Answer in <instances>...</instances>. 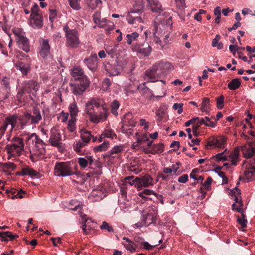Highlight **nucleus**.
Here are the masks:
<instances>
[{
    "label": "nucleus",
    "instance_id": "obj_1",
    "mask_svg": "<svg viewBox=\"0 0 255 255\" xmlns=\"http://www.w3.org/2000/svg\"><path fill=\"white\" fill-rule=\"evenodd\" d=\"M85 112L90 121L94 123L105 121L109 115L108 107L101 98H92L88 101L85 105Z\"/></svg>",
    "mask_w": 255,
    "mask_h": 255
},
{
    "label": "nucleus",
    "instance_id": "obj_2",
    "mask_svg": "<svg viewBox=\"0 0 255 255\" xmlns=\"http://www.w3.org/2000/svg\"><path fill=\"white\" fill-rule=\"evenodd\" d=\"M70 86L72 93L75 95H82L89 87L90 79L80 66H74L70 70Z\"/></svg>",
    "mask_w": 255,
    "mask_h": 255
},
{
    "label": "nucleus",
    "instance_id": "obj_3",
    "mask_svg": "<svg viewBox=\"0 0 255 255\" xmlns=\"http://www.w3.org/2000/svg\"><path fill=\"white\" fill-rule=\"evenodd\" d=\"M172 68L170 63L161 61L156 63L150 69L147 70L145 76L151 82H155L167 75Z\"/></svg>",
    "mask_w": 255,
    "mask_h": 255
},
{
    "label": "nucleus",
    "instance_id": "obj_4",
    "mask_svg": "<svg viewBox=\"0 0 255 255\" xmlns=\"http://www.w3.org/2000/svg\"><path fill=\"white\" fill-rule=\"evenodd\" d=\"M41 120L42 115L40 110L34 107L30 113L26 112L18 116L19 129H23L27 126L37 125Z\"/></svg>",
    "mask_w": 255,
    "mask_h": 255
},
{
    "label": "nucleus",
    "instance_id": "obj_5",
    "mask_svg": "<svg viewBox=\"0 0 255 255\" xmlns=\"http://www.w3.org/2000/svg\"><path fill=\"white\" fill-rule=\"evenodd\" d=\"M31 141L32 144L34 145L33 151H31V159L33 161H36L41 159L44 156L46 150L44 147V143L42 139L36 133H32L28 136L26 139V143L30 144Z\"/></svg>",
    "mask_w": 255,
    "mask_h": 255
},
{
    "label": "nucleus",
    "instance_id": "obj_6",
    "mask_svg": "<svg viewBox=\"0 0 255 255\" xmlns=\"http://www.w3.org/2000/svg\"><path fill=\"white\" fill-rule=\"evenodd\" d=\"M54 173L62 177L78 175L77 165L69 162H57L54 167Z\"/></svg>",
    "mask_w": 255,
    "mask_h": 255
},
{
    "label": "nucleus",
    "instance_id": "obj_7",
    "mask_svg": "<svg viewBox=\"0 0 255 255\" xmlns=\"http://www.w3.org/2000/svg\"><path fill=\"white\" fill-rule=\"evenodd\" d=\"M39 88L38 82L34 80H28L24 81L22 83V86L19 88L17 98L20 101H24L23 95L26 93H32L34 95Z\"/></svg>",
    "mask_w": 255,
    "mask_h": 255
},
{
    "label": "nucleus",
    "instance_id": "obj_8",
    "mask_svg": "<svg viewBox=\"0 0 255 255\" xmlns=\"http://www.w3.org/2000/svg\"><path fill=\"white\" fill-rule=\"evenodd\" d=\"M17 46L25 52L30 51V41L26 37L25 32L22 29L15 28L12 29Z\"/></svg>",
    "mask_w": 255,
    "mask_h": 255
},
{
    "label": "nucleus",
    "instance_id": "obj_9",
    "mask_svg": "<svg viewBox=\"0 0 255 255\" xmlns=\"http://www.w3.org/2000/svg\"><path fill=\"white\" fill-rule=\"evenodd\" d=\"M13 143L7 144L6 149L8 154L15 156L16 155H20L24 150V143L22 138L14 137L11 140Z\"/></svg>",
    "mask_w": 255,
    "mask_h": 255
},
{
    "label": "nucleus",
    "instance_id": "obj_10",
    "mask_svg": "<svg viewBox=\"0 0 255 255\" xmlns=\"http://www.w3.org/2000/svg\"><path fill=\"white\" fill-rule=\"evenodd\" d=\"M66 37V44L67 47L71 48L78 47L80 41L78 36V32L75 29H70L68 26L63 27Z\"/></svg>",
    "mask_w": 255,
    "mask_h": 255
},
{
    "label": "nucleus",
    "instance_id": "obj_11",
    "mask_svg": "<svg viewBox=\"0 0 255 255\" xmlns=\"http://www.w3.org/2000/svg\"><path fill=\"white\" fill-rule=\"evenodd\" d=\"M135 125V121L131 113H128L125 115L123 119V125L121 130L123 133L132 134L130 127L132 128Z\"/></svg>",
    "mask_w": 255,
    "mask_h": 255
},
{
    "label": "nucleus",
    "instance_id": "obj_12",
    "mask_svg": "<svg viewBox=\"0 0 255 255\" xmlns=\"http://www.w3.org/2000/svg\"><path fill=\"white\" fill-rule=\"evenodd\" d=\"M39 50V54L43 59H48L51 57L50 46L48 40L41 39L40 40Z\"/></svg>",
    "mask_w": 255,
    "mask_h": 255
},
{
    "label": "nucleus",
    "instance_id": "obj_13",
    "mask_svg": "<svg viewBox=\"0 0 255 255\" xmlns=\"http://www.w3.org/2000/svg\"><path fill=\"white\" fill-rule=\"evenodd\" d=\"M242 151L244 156L246 159L255 157V141H250L242 147Z\"/></svg>",
    "mask_w": 255,
    "mask_h": 255
},
{
    "label": "nucleus",
    "instance_id": "obj_14",
    "mask_svg": "<svg viewBox=\"0 0 255 255\" xmlns=\"http://www.w3.org/2000/svg\"><path fill=\"white\" fill-rule=\"evenodd\" d=\"M61 140V134L57 131L55 128H52L49 138L50 144L53 146L56 147L60 149L62 147Z\"/></svg>",
    "mask_w": 255,
    "mask_h": 255
},
{
    "label": "nucleus",
    "instance_id": "obj_15",
    "mask_svg": "<svg viewBox=\"0 0 255 255\" xmlns=\"http://www.w3.org/2000/svg\"><path fill=\"white\" fill-rule=\"evenodd\" d=\"M132 49L139 53L142 54L144 56H148L152 50L150 46L147 43L135 44L131 46Z\"/></svg>",
    "mask_w": 255,
    "mask_h": 255
},
{
    "label": "nucleus",
    "instance_id": "obj_16",
    "mask_svg": "<svg viewBox=\"0 0 255 255\" xmlns=\"http://www.w3.org/2000/svg\"><path fill=\"white\" fill-rule=\"evenodd\" d=\"M152 178L149 175H146L141 178L136 177L132 182H130V184L131 185L135 184L138 187H148L152 185Z\"/></svg>",
    "mask_w": 255,
    "mask_h": 255
},
{
    "label": "nucleus",
    "instance_id": "obj_17",
    "mask_svg": "<svg viewBox=\"0 0 255 255\" xmlns=\"http://www.w3.org/2000/svg\"><path fill=\"white\" fill-rule=\"evenodd\" d=\"M226 142V139L223 137H211L208 140L207 148L208 147L212 148H221L222 147Z\"/></svg>",
    "mask_w": 255,
    "mask_h": 255
},
{
    "label": "nucleus",
    "instance_id": "obj_18",
    "mask_svg": "<svg viewBox=\"0 0 255 255\" xmlns=\"http://www.w3.org/2000/svg\"><path fill=\"white\" fill-rule=\"evenodd\" d=\"M249 161V167L244 172L247 182H250L255 179V157L251 159Z\"/></svg>",
    "mask_w": 255,
    "mask_h": 255
},
{
    "label": "nucleus",
    "instance_id": "obj_19",
    "mask_svg": "<svg viewBox=\"0 0 255 255\" xmlns=\"http://www.w3.org/2000/svg\"><path fill=\"white\" fill-rule=\"evenodd\" d=\"M9 124L11 125V130L15 128L19 129V127L18 126V116L16 115L7 116L2 125H5L6 128H7V126Z\"/></svg>",
    "mask_w": 255,
    "mask_h": 255
},
{
    "label": "nucleus",
    "instance_id": "obj_20",
    "mask_svg": "<svg viewBox=\"0 0 255 255\" xmlns=\"http://www.w3.org/2000/svg\"><path fill=\"white\" fill-rule=\"evenodd\" d=\"M97 56L96 54L91 55L89 57L85 58L84 62L87 67L92 71H95L97 68Z\"/></svg>",
    "mask_w": 255,
    "mask_h": 255
},
{
    "label": "nucleus",
    "instance_id": "obj_21",
    "mask_svg": "<svg viewBox=\"0 0 255 255\" xmlns=\"http://www.w3.org/2000/svg\"><path fill=\"white\" fill-rule=\"evenodd\" d=\"M164 146L163 143L154 144L152 145L151 148H146L144 149V151L146 153L152 154H160L164 151Z\"/></svg>",
    "mask_w": 255,
    "mask_h": 255
},
{
    "label": "nucleus",
    "instance_id": "obj_22",
    "mask_svg": "<svg viewBox=\"0 0 255 255\" xmlns=\"http://www.w3.org/2000/svg\"><path fill=\"white\" fill-rule=\"evenodd\" d=\"M104 69L109 76L117 75L119 72V69L115 64L113 65L110 63H107L104 65Z\"/></svg>",
    "mask_w": 255,
    "mask_h": 255
},
{
    "label": "nucleus",
    "instance_id": "obj_23",
    "mask_svg": "<svg viewBox=\"0 0 255 255\" xmlns=\"http://www.w3.org/2000/svg\"><path fill=\"white\" fill-rule=\"evenodd\" d=\"M15 67L19 69L23 75H26L30 70V64L22 61H18L15 64Z\"/></svg>",
    "mask_w": 255,
    "mask_h": 255
},
{
    "label": "nucleus",
    "instance_id": "obj_24",
    "mask_svg": "<svg viewBox=\"0 0 255 255\" xmlns=\"http://www.w3.org/2000/svg\"><path fill=\"white\" fill-rule=\"evenodd\" d=\"M156 216L152 213H148L147 215H143L142 218V221L146 226H149L152 223H156Z\"/></svg>",
    "mask_w": 255,
    "mask_h": 255
},
{
    "label": "nucleus",
    "instance_id": "obj_25",
    "mask_svg": "<svg viewBox=\"0 0 255 255\" xmlns=\"http://www.w3.org/2000/svg\"><path fill=\"white\" fill-rule=\"evenodd\" d=\"M0 237L2 241L7 242L18 238V235L14 234L10 231H5L0 232Z\"/></svg>",
    "mask_w": 255,
    "mask_h": 255
},
{
    "label": "nucleus",
    "instance_id": "obj_26",
    "mask_svg": "<svg viewBox=\"0 0 255 255\" xmlns=\"http://www.w3.org/2000/svg\"><path fill=\"white\" fill-rule=\"evenodd\" d=\"M92 162V156H87L85 158L80 157L78 159V163L82 168H86L88 165H91Z\"/></svg>",
    "mask_w": 255,
    "mask_h": 255
},
{
    "label": "nucleus",
    "instance_id": "obj_27",
    "mask_svg": "<svg viewBox=\"0 0 255 255\" xmlns=\"http://www.w3.org/2000/svg\"><path fill=\"white\" fill-rule=\"evenodd\" d=\"M149 2L151 5L152 11L159 13L163 11L161 4L158 0H149Z\"/></svg>",
    "mask_w": 255,
    "mask_h": 255
},
{
    "label": "nucleus",
    "instance_id": "obj_28",
    "mask_svg": "<svg viewBox=\"0 0 255 255\" xmlns=\"http://www.w3.org/2000/svg\"><path fill=\"white\" fill-rule=\"evenodd\" d=\"M80 133L81 140L88 144L92 137L91 132L85 129H82L80 131Z\"/></svg>",
    "mask_w": 255,
    "mask_h": 255
},
{
    "label": "nucleus",
    "instance_id": "obj_29",
    "mask_svg": "<svg viewBox=\"0 0 255 255\" xmlns=\"http://www.w3.org/2000/svg\"><path fill=\"white\" fill-rule=\"evenodd\" d=\"M241 80L238 78L233 79L228 84V88L231 90H235L241 86Z\"/></svg>",
    "mask_w": 255,
    "mask_h": 255
},
{
    "label": "nucleus",
    "instance_id": "obj_30",
    "mask_svg": "<svg viewBox=\"0 0 255 255\" xmlns=\"http://www.w3.org/2000/svg\"><path fill=\"white\" fill-rule=\"evenodd\" d=\"M88 145V143H84L82 140H79L74 145L73 148L76 152L82 155L83 153L82 148Z\"/></svg>",
    "mask_w": 255,
    "mask_h": 255
},
{
    "label": "nucleus",
    "instance_id": "obj_31",
    "mask_svg": "<svg viewBox=\"0 0 255 255\" xmlns=\"http://www.w3.org/2000/svg\"><path fill=\"white\" fill-rule=\"evenodd\" d=\"M69 109L71 118H76L79 110L77 105L75 101L69 105Z\"/></svg>",
    "mask_w": 255,
    "mask_h": 255
},
{
    "label": "nucleus",
    "instance_id": "obj_32",
    "mask_svg": "<svg viewBox=\"0 0 255 255\" xmlns=\"http://www.w3.org/2000/svg\"><path fill=\"white\" fill-rule=\"evenodd\" d=\"M93 20L94 22L97 25L98 27H103V25L101 24H103V23H104L105 21V18H103L102 20H101V15H100V12L99 11H96L94 13L93 16Z\"/></svg>",
    "mask_w": 255,
    "mask_h": 255
},
{
    "label": "nucleus",
    "instance_id": "obj_33",
    "mask_svg": "<svg viewBox=\"0 0 255 255\" xmlns=\"http://www.w3.org/2000/svg\"><path fill=\"white\" fill-rule=\"evenodd\" d=\"M139 37V34L136 32L127 34L126 36V42L130 45L133 41H137Z\"/></svg>",
    "mask_w": 255,
    "mask_h": 255
},
{
    "label": "nucleus",
    "instance_id": "obj_34",
    "mask_svg": "<svg viewBox=\"0 0 255 255\" xmlns=\"http://www.w3.org/2000/svg\"><path fill=\"white\" fill-rule=\"evenodd\" d=\"M196 121H197V123L196 125L199 126V127L203 124L210 127H214L216 125L215 122H210V123L206 122L205 119L203 118H200L198 117V119L196 120Z\"/></svg>",
    "mask_w": 255,
    "mask_h": 255
},
{
    "label": "nucleus",
    "instance_id": "obj_35",
    "mask_svg": "<svg viewBox=\"0 0 255 255\" xmlns=\"http://www.w3.org/2000/svg\"><path fill=\"white\" fill-rule=\"evenodd\" d=\"M103 27H99V28H104L105 31L110 32L111 30H112L114 27V24L113 22L108 21L105 19V21L104 23H103Z\"/></svg>",
    "mask_w": 255,
    "mask_h": 255
},
{
    "label": "nucleus",
    "instance_id": "obj_36",
    "mask_svg": "<svg viewBox=\"0 0 255 255\" xmlns=\"http://www.w3.org/2000/svg\"><path fill=\"white\" fill-rule=\"evenodd\" d=\"M210 100L208 98H204L201 103V109L202 112H207L209 109Z\"/></svg>",
    "mask_w": 255,
    "mask_h": 255
},
{
    "label": "nucleus",
    "instance_id": "obj_37",
    "mask_svg": "<svg viewBox=\"0 0 255 255\" xmlns=\"http://www.w3.org/2000/svg\"><path fill=\"white\" fill-rule=\"evenodd\" d=\"M109 143L108 141H104L99 146H95L94 148L95 152H101L106 151L109 147Z\"/></svg>",
    "mask_w": 255,
    "mask_h": 255
},
{
    "label": "nucleus",
    "instance_id": "obj_38",
    "mask_svg": "<svg viewBox=\"0 0 255 255\" xmlns=\"http://www.w3.org/2000/svg\"><path fill=\"white\" fill-rule=\"evenodd\" d=\"M31 19L33 21L34 24L37 27H40L42 26L43 19L40 14L31 16Z\"/></svg>",
    "mask_w": 255,
    "mask_h": 255
},
{
    "label": "nucleus",
    "instance_id": "obj_39",
    "mask_svg": "<svg viewBox=\"0 0 255 255\" xmlns=\"http://www.w3.org/2000/svg\"><path fill=\"white\" fill-rule=\"evenodd\" d=\"M76 118H72L69 120L68 123V129L71 132H73L76 129Z\"/></svg>",
    "mask_w": 255,
    "mask_h": 255
},
{
    "label": "nucleus",
    "instance_id": "obj_40",
    "mask_svg": "<svg viewBox=\"0 0 255 255\" xmlns=\"http://www.w3.org/2000/svg\"><path fill=\"white\" fill-rule=\"evenodd\" d=\"M123 149V147L122 146H115L111 150L108 151V153L109 154L110 156H112L113 154H118L121 152Z\"/></svg>",
    "mask_w": 255,
    "mask_h": 255
},
{
    "label": "nucleus",
    "instance_id": "obj_41",
    "mask_svg": "<svg viewBox=\"0 0 255 255\" xmlns=\"http://www.w3.org/2000/svg\"><path fill=\"white\" fill-rule=\"evenodd\" d=\"M120 104L117 100H114L111 104V112L114 115H118L117 110L119 108Z\"/></svg>",
    "mask_w": 255,
    "mask_h": 255
},
{
    "label": "nucleus",
    "instance_id": "obj_42",
    "mask_svg": "<svg viewBox=\"0 0 255 255\" xmlns=\"http://www.w3.org/2000/svg\"><path fill=\"white\" fill-rule=\"evenodd\" d=\"M100 228L101 230H107L109 232H114L113 227L110 225L109 223L106 221H103L102 224L100 225Z\"/></svg>",
    "mask_w": 255,
    "mask_h": 255
},
{
    "label": "nucleus",
    "instance_id": "obj_43",
    "mask_svg": "<svg viewBox=\"0 0 255 255\" xmlns=\"http://www.w3.org/2000/svg\"><path fill=\"white\" fill-rule=\"evenodd\" d=\"M87 2L89 7L92 9H94L101 2V1L100 0H87Z\"/></svg>",
    "mask_w": 255,
    "mask_h": 255
},
{
    "label": "nucleus",
    "instance_id": "obj_44",
    "mask_svg": "<svg viewBox=\"0 0 255 255\" xmlns=\"http://www.w3.org/2000/svg\"><path fill=\"white\" fill-rule=\"evenodd\" d=\"M155 193L152 190L150 189H144L143 191L139 193V196L142 198L147 199V198L145 196V195H149L151 194L155 195Z\"/></svg>",
    "mask_w": 255,
    "mask_h": 255
},
{
    "label": "nucleus",
    "instance_id": "obj_45",
    "mask_svg": "<svg viewBox=\"0 0 255 255\" xmlns=\"http://www.w3.org/2000/svg\"><path fill=\"white\" fill-rule=\"evenodd\" d=\"M136 245L133 241H131L127 244H125V247L127 250L130 251L131 252L135 251V247Z\"/></svg>",
    "mask_w": 255,
    "mask_h": 255
},
{
    "label": "nucleus",
    "instance_id": "obj_46",
    "mask_svg": "<svg viewBox=\"0 0 255 255\" xmlns=\"http://www.w3.org/2000/svg\"><path fill=\"white\" fill-rule=\"evenodd\" d=\"M158 121H161L165 115V111L163 108H159L155 112Z\"/></svg>",
    "mask_w": 255,
    "mask_h": 255
},
{
    "label": "nucleus",
    "instance_id": "obj_47",
    "mask_svg": "<svg viewBox=\"0 0 255 255\" xmlns=\"http://www.w3.org/2000/svg\"><path fill=\"white\" fill-rule=\"evenodd\" d=\"M26 169L27 175H29L31 177H36L38 174V173L36 171L28 166H26Z\"/></svg>",
    "mask_w": 255,
    "mask_h": 255
},
{
    "label": "nucleus",
    "instance_id": "obj_48",
    "mask_svg": "<svg viewBox=\"0 0 255 255\" xmlns=\"http://www.w3.org/2000/svg\"><path fill=\"white\" fill-rule=\"evenodd\" d=\"M224 97L223 95H221L220 97L217 98V107L219 109H222L224 107Z\"/></svg>",
    "mask_w": 255,
    "mask_h": 255
},
{
    "label": "nucleus",
    "instance_id": "obj_49",
    "mask_svg": "<svg viewBox=\"0 0 255 255\" xmlns=\"http://www.w3.org/2000/svg\"><path fill=\"white\" fill-rule=\"evenodd\" d=\"M39 12L40 9L38 5L35 4L31 8L30 17L40 14Z\"/></svg>",
    "mask_w": 255,
    "mask_h": 255
},
{
    "label": "nucleus",
    "instance_id": "obj_50",
    "mask_svg": "<svg viewBox=\"0 0 255 255\" xmlns=\"http://www.w3.org/2000/svg\"><path fill=\"white\" fill-rule=\"evenodd\" d=\"M69 3L70 6L74 9L79 10L80 9V6L79 2L77 1H74L73 0H69Z\"/></svg>",
    "mask_w": 255,
    "mask_h": 255
},
{
    "label": "nucleus",
    "instance_id": "obj_51",
    "mask_svg": "<svg viewBox=\"0 0 255 255\" xmlns=\"http://www.w3.org/2000/svg\"><path fill=\"white\" fill-rule=\"evenodd\" d=\"M144 238L140 237L138 235H136L134 237V241H133L135 244L136 245V246L141 244L142 245L143 243H144Z\"/></svg>",
    "mask_w": 255,
    "mask_h": 255
},
{
    "label": "nucleus",
    "instance_id": "obj_52",
    "mask_svg": "<svg viewBox=\"0 0 255 255\" xmlns=\"http://www.w3.org/2000/svg\"><path fill=\"white\" fill-rule=\"evenodd\" d=\"M102 135L112 139H114L116 136V135L112 130L105 131Z\"/></svg>",
    "mask_w": 255,
    "mask_h": 255
},
{
    "label": "nucleus",
    "instance_id": "obj_53",
    "mask_svg": "<svg viewBox=\"0 0 255 255\" xmlns=\"http://www.w3.org/2000/svg\"><path fill=\"white\" fill-rule=\"evenodd\" d=\"M183 105V104L182 103H174L173 106V108L175 110H178L177 112L178 114H181L183 111V109H182Z\"/></svg>",
    "mask_w": 255,
    "mask_h": 255
},
{
    "label": "nucleus",
    "instance_id": "obj_54",
    "mask_svg": "<svg viewBox=\"0 0 255 255\" xmlns=\"http://www.w3.org/2000/svg\"><path fill=\"white\" fill-rule=\"evenodd\" d=\"M218 161H226L227 160V157L224 155V152L220 153L213 156Z\"/></svg>",
    "mask_w": 255,
    "mask_h": 255
},
{
    "label": "nucleus",
    "instance_id": "obj_55",
    "mask_svg": "<svg viewBox=\"0 0 255 255\" xmlns=\"http://www.w3.org/2000/svg\"><path fill=\"white\" fill-rule=\"evenodd\" d=\"M148 88L145 86V83L140 85L138 87V90L140 94L144 95L148 90Z\"/></svg>",
    "mask_w": 255,
    "mask_h": 255
},
{
    "label": "nucleus",
    "instance_id": "obj_56",
    "mask_svg": "<svg viewBox=\"0 0 255 255\" xmlns=\"http://www.w3.org/2000/svg\"><path fill=\"white\" fill-rule=\"evenodd\" d=\"M50 14H49V20L51 22H53L54 19L57 16V11L55 9L50 10Z\"/></svg>",
    "mask_w": 255,
    "mask_h": 255
},
{
    "label": "nucleus",
    "instance_id": "obj_57",
    "mask_svg": "<svg viewBox=\"0 0 255 255\" xmlns=\"http://www.w3.org/2000/svg\"><path fill=\"white\" fill-rule=\"evenodd\" d=\"M237 222L241 225L243 228H245L247 226V220L246 219H242L238 216Z\"/></svg>",
    "mask_w": 255,
    "mask_h": 255
},
{
    "label": "nucleus",
    "instance_id": "obj_58",
    "mask_svg": "<svg viewBox=\"0 0 255 255\" xmlns=\"http://www.w3.org/2000/svg\"><path fill=\"white\" fill-rule=\"evenodd\" d=\"M232 164L235 165L236 164V161L238 158L239 155V152L238 150L234 151L232 154Z\"/></svg>",
    "mask_w": 255,
    "mask_h": 255
},
{
    "label": "nucleus",
    "instance_id": "obj_59",
    "mask_svg": "<svg viewBox=\"0 0 255 255\" xmlns=\"http://www.w3.org/2000/svg\"><path fill=\"white\" fill-rule=\"evenodd\" d=\"M188 176L187 174H184L180 176L178 179V181L180 183H184L187 181Z\"/></svg>",
    "mask_w": 255,
    "mask_h": 255
},
{
    "label": "nucleus",
    "instance_id": "obj_60",
    "mask_svg": "<svg viewBox=\"0 0 255 255\" xmlns=\"http://www.w3.org/2000/svg\"><path fill=\"white\" fill-rule=\"evenodd\" d=\"M135 16H133L131 14H128L126 16V20L128 23L130 24H134V19Z\"/></svg>",
    "mask_w": 255,
    "mask_h": 255
},
{
    "label": "nucleus",
    "instance_id": "obj_61",
    "mask_svg": "<svg viewBox=\"0 0 255 255\" xmlns=\"http://www.w3.org/2000/svg\"><path fill=\"white\" fill-rule=\"evenodd\" d=\"M231 194L232 196L234 197L237 196H241V190L236 187L232 190L231 191Z\"/></svg>",
    "mask_w": 255,
    "mask_h": 255
},
{
    "label": "nucleus",
    "instance_id": "obj_62",
    "mask_svg": "<svg viewBox=\"0 0 255 255\" xmlns=\"http://www.w3.org/2000/svg\"><path fill=\"white\" fill-rule=\"evenodd\" d=\"M220 38L221 36L220 35H216L215 38L212 41V46L213 47H216Z\"/></svg>",
    "mask_w": 255,
    "mask_h": 255
},
{
    "label": "nucleus",
    "instance_id": "obj_63",
    "mask_svg": "<svg viewBox=\"0 0 255 255\" xmlns=\"http://www.w3.org/2000/svg\"><path fill=\"white\" fill-rule=\"evenodd\" d=\"M22 194H25V191H24L22 190H20L17 192L16 195L12 197V199H14L15 198H22L23 197Z\"/></svg>",
    "mask_w": 255,
    "mask_h": 255
},
{
    "label": "nucleus",
    "instance_id": "obj_64",
    "mask_svg": "<svg viewBox=\"0 0 255 255\" xmlns=\"http://www.w3.org/2000/svg\"><path fill=\"white\" fill-rule=\"evenodd\" d=\"M212 181L211 177H209L204 183V186L206 189H208Z\"/></svg>",
    "mask_w": 255,
    "mask_h": 255
}]
</instances>
